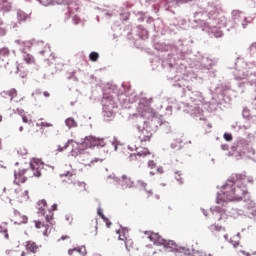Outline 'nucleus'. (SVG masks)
<instances>
[{"label": "nucleus", "instance_id": "f704fd0d", "mask_svg": "<svg viewBox=\"0 0 256 256\" xmlns=\"http://www.w3.org/2000/svg\"><path fill=\"white\" fill-rule=\"evenodd\" d=\"M97 213H98L99 217H101V219H105L106 218L105 214H103V209L98 208L97 209Z\"/></svg>", "mask_w": 256, "mask_h": 256}, {"label": "nucleus", "instance_id": "7ed1b4c3", "mask_svg": "<svg viewBox=\"0 0 256 256\" xmlns=\"http://www.w3.org/2000/svg\"><path fill=\"white\" fill-rule=\"evenodd\" d=\"M45 167V163L40 159H32L30 161V167L26 169H18L14 171V183L15 185H20L21 183H25L27 179H31L33 177H41V172Z\"/></svg>", "mask_w": 256, "mask_h": 256}, {"label": "nucleus", "instance_id": "a878e982", "mask_svg": "<svg viewBox=\"0 0 256 256\" xmlns=\"http://www.w3.org/2000/svg\"><path fill=\"white\" fill-rule=\"evenodd\" d=\"M20 115L22 117L23 123H32L33 121L31 120V117L25 115V112L23 110H20Z\"/></svg>", "mask_w": 256, "mask_h": 256}, {"label": "nucleus", "instance_id": "4be33fe9", "mask_svg": "<svg viewBox=\"0 0 256 256\" xmlns=\"http://www.w3.org/2000/svg\"><path fill=\"white\" fill-rule=\"evenodd\" d=\"M17 17L18 21H27V19H31V16L23 11H18Z\"/></svg>", "mask_w": 256, "mask_h": 256}, {"label": "nucleus", "instance_id": "c03bdc74", "mask_svg": "<svg viewBox=\"0 0 256 256\" xmlns=\"http://www.w3.org/2000/svg\"><path fill=\"white\" fill-rule=\"evenodd\" d=\"M222 35H223V33L218 32V33L215 34V37H222Z\"/></svg>", "mask_w": 256, "mask_h": 256}, {"label": "nucleus", "instance_id": "2f4dec72", "mask_svg": "<svg viewBox=\"0 0 256 256\" xmlns=\"http://www.w3.org/2000/svg\"><path fill=\"white\" fill-rule=\"evenodd\" d=\"M5 35H7V29L0 26V37H5Z\"/></svg>", "mask_w": 256, "mask_h": 256}, {"label": "nucleus", "instance_id": "a211bd4d", "mask_svg": "<svg viewBox=\"0 0 256 256\" xmlns=\"http://www.w3.org/2000/svg\"><path fill=\"white\" fill-rule=\"evenodd\" d=\"M122 187L131 189V188L135 187V182H133V180H131V178L124 175V176H122Z\"/></svg>", "mask_w": 256, "mask_h": 256}, {"label": "nucleus", "instance_id": "603ef678", "mask_svg": "<svg viewBox=\"0 0 256 256\" xmlns=\"http://www.w3.org/2000/svg\"><path fill=\"white\" fill-rule=\"evenodd\" d=\"M69 219H71V221H73V218H69V217H66V220L69 221Z\"/></svg>", "mask_w": 256, "mask_h": 256}, {"label": "nucleus", "instance_id": "a19ab883", "mask_svg": "<svg viewBox=\"0 0 256 256\" xmlns=\"http://www.w3.org/2000/svg\"><path fill=\"white\" fill-rule=\"evenodd\" d=\"M5 11H11V4H7L6 8H4Z\"/></svg>", "mask_w": 256, "mask_h": 256}, {"label": "nucleus", "instance_id": "2eb2a0df", "mask_svg": "<svg viewBox=\"0 0 256 256\" xmlns=\"http://www.w3.org/2000/svg\"><path fill=\"white\" fill-rule=\"evenodd\" d=\"M39 244L35 243L33 240L27 241L25 245L26 251L29 253H39Z\"/></svg>", "mask_w": 256, "mask_h": 256}, {"label": "nucleus", "instance_id": "c756f323", "mask_svg": "<svg viewBox=\"0 0 256 256\" xmlns=\"http://www.w3.org/2000/svg\"><path fill=\"white\" fill-rule=\"evenodd\" d=\"M119 233L120 241H127V235L125 234V230H120Z\"/></svg>", "mask_w": 256, "mask_h": 256}, {"label": "nucleus", "instance_id": "09e8293b", "mask_svg": "<svg viewBox=\"0 0 256 256\" xmlns=\"http://www.w3.org/2000/svg\"><path fill=\"white\" fill-rule=\"evenodd\" d=\"M3 25H4L3 20H0V27H3Z\"/></svg>", "mask_w": 256, "mask_h": 256}, {"label": "nucleus", "instance_id": "393cba45", "mask_svg": "<svg viewBox=\"0 0 256 256\" xmlns=\"http://www.w3.org/2000/svg\"><path fill=\"white\" fill-rule=\"evenodd\" d=\"M23 49L22 51H26L27 49H31L33 47V40H25L22 42Z\"/></svg>", "mask_w": 256, "mask_h": 256}, {"label": "nucleus", "instance_id": "ddd939ff", "mask_svg": "<svg viewBox=\"0 0 256 256\" xmlns=\"http://www.w3.org/2000/svg\"><path fill=\"white\" fill-rule=\"evenodd\" d=\"M12 221L15 223V225H23V223H27L28 218L27 216L22 215L20 212L14 211Z\"/></svg>", "mask_w": 256, "mask_h": 256}, {"label": "nucleus", "instance_id": "39448f33", "mask_svg": "<svg viewBox=\"0 0 256 256\" xmlns=\"http://www.w3.org/2000/svg\"><path fill=\"white\" fill-rule=\"evenodd\" d=\"M147 157H151V151H149V148H142L137 153L130 154L129 162L138 164L143 162V159H147Z\"/></svg>", "mask_w": 256, "mask_h": 256}, {"label": "nucleus", "instance_id": "9d476101", "mask_svg": "<svg viewBox=\"0 0 256 256\" xmlns=\"http://www.w3.org/2000/svg\"><path fill=\"white\" fill-rule=\"evenodd\" d=\"M79 159L82 165H85V167H91L93 163H97V161H99L97 159H93L91 157V154H89L88 152H80Z\"/></svg>", "mask_w": 256, "mask_h": 256}, {"label": "nucleus", "instance_id": "9b49d317", "mask_svg": "<svg viewBox=\"0 0 256 256\" xmlns=\"http://www.w3.org/2000/svg\"><path fill=\"white\" fill-rule=\"evenodd\" d=\"M145 235H148V239L152 241L154 245H162L164 238L159 235V233L155 232H145Z\"/></svg>", "mask_w": 256, "mask_h": 256}, {"label": "nucleus", "instance_id": "de8ad7c7", "mask_svg": "<svg viewBox=\"0 0 256 256\" xmlns=\"http://www.w3.org/2000/svg\"><path fill=\"white\" fill-rule=\"evenodd\" d=\"M6 255L13 256V252H11V251H6Z\"/></svg>", "mask_w": 256, "mask_h": 256}, {"label": "nucleus", "instance_id": "c9c22d12", "mask_svg": "<svg viewBox=\"0 0 256 256\" xmlns=\"http://www.w3.org/2000/svg\"><path fill=\"white\" fill-rule=\"evenodd\" d=\"M148 167H150V169H154V167H156L155 162H154L153 160H150V161L148 162Z\"/></svg>", "mask_w": 256, "mask_h": 256}, {"label": "nucleus", "instance_id": "f8f14e48", "mask_svg": "<svg viewBox=\"0 0 256 256\" xmlns=\"http://www.w3.org/2000/svg\"><path fill=\"white\" fill-rule=\"evenodd\" d=\"M233 17H234L235 21H241L244 29L247 28V17L245 16V14L243 12H241L239 10H234Z\"/></svg>", "mask_w": 256, "mask_h": 256}, {"label": "nucleus", "instance_id": "72a5a7b5", "mask_svg": "<svg viewBox=\"0 0 256 256\" xmlns=\"http://www.w3.org/2000/svg\"><path fill=\"white\" fill-rule=\"evenodd\" d=\"M40 127H53V124L52 123H49V122H41L39 124Z\"/></svg>", "mask_w": 256, "mask_h": 256}, {"label": "nucleus", "instance_id": "79ce46f5", "mask_svg": "<svg viewBox=\"0 0 256 256\" xmlns=\"http://www.w3.org/2000/svg\"><path fill=\"white\" fill-rule=\"evenodd\" d=\"M43 95H44V97H51V94L49 92H47V91H44Z\"/></svg>", "mask_w": 256, "mask_h": 256}, {"label": "nucleus", "instance_id": "a18cd8bd", "mask_svg": "<svg viewBox=\"0 0 256 256\" xmlns=\"http://www.w3.org/2000/svg\"><path fill=\"white\" fill-rule=\"evenodd\" d=\"M241 253L243 254V255H246V256H251V254L249 253V252H245V251H241Z\"/></svg>", "mask_w": 256, "mask_h": 256}, {"label": "nucleus", "instance_id": "7c9ffc66", "mask_svg": "<svg viewBox=\"0 0 256 256\" xmlns=\"http://www.w3.org/2000/svg\"><path fill=\"white\" fill-rule=\"evenodd\" d=\"M73 142V140H69L66 144H64V146L61 148V146L58 147V151H65V149H67V147H69V144Z\"/></svg>", "mask_w": 256, "mask_h": 256}, {"label": "nucleus", "instance_id": "37998d69", "mask_svg": "<svg viewBox=\"0 0 256 256\" xmlns=\"http://www.w3.org/2000/svg\"><path fill=\"white\" fill-rule=\"evenodd\" d=\"M52 211H57V204L52 205Z\"/></svg>", "mask_w": 256, "mask_h": 256}, {"label": "nucleus", "instance_id": "1a4fd4ad", "mask_svg": "<svg viewBox=\"0 0 256 256\" xmlns=\"http://www.w3.org/2000/svg\"><path fill=\"white\" fill-rule=\"evenodd\" d=\"M99 145L103 147V140L95 138L93 136H88L84 139V142L79 145V147L80 149L81 147H87L91 149L92 147H99Z\"/></svg>", "mask_w": 256, "mask_h": 256}, {"label": "nucleus", "instance_id": "dca6fc26", "mask_svg": "<svg viewBox=\"0 0 256 256\" xmlns=\"http://www.w3.org/2000/svg\"><path fill=\"white\" fill-rule=\"evenodd\" d=\"M22 59L26 65H35V57L32 54L27 53V51H22Z\"/></svg>", "mask_w": 256, "mask_h": 256}, {"label": "nucleus", "instance_id": "e433bc0d", "mask_svg": "<svg viewBox=\"0 0 256 256\" xmlns=\"http://www.w3.org/2000/svg\"><path fill=\"white\" fill-rule=\"evenodd\" d=\"M104 223H106V227H111L112 223L109 221V218H103Z\"/></svg>", "mask_w": 256, "mask_h": 256}, {"label": "nucleus", "instance_id": "864d4df0", "mask_svg": "<svg viewBox=\"0 0 256 256\" xmlns=\"http://www.w3.org/2000/svg\"><path fill=\"white\" fill-rule=\"evenodd\" d=\"M36 95H41V92H36Z\"/></svg>", "mask_w": 256, "mask_h": 256}, {"label": "nucleus", "instance_id": "5fc2aeb1", "mask_svg": "<svg viewBox=\"0 0 256 256\" xmlns=\"http://www.w3.org/2000/svg\"><path fill=\"white\" fill-rule=\"evenodd\" d=\"M253 104L256 106V99L254 100Z\"/></svg>", "mask_w": 256, "mask_h": 256}, {"label": "nucleus", "instance_id": "cd10ccee", "mask_svg": "<svg viewBox=\"0 0 256 256\" xmlns=\"http://www.w3.org/2000/svg\"><path fill=\"white\" fill-rule=\"evenodd\" d=\"M89 59H90V61H93V62L98 61L99 60V53L91 52L89 54Z\"/></svg>", "mask_w": 256, "mask_h": 256}, {"label": "nucleus", "instance_id": "6ab92c4d", "mask_svg": "<svg viewBox=\"0 0 256 256\" xmlns=\"http://www.w3.org/2000/svg\"><path fill=\"white\" fill-rule=\"evenodd\" d=\"M209 229H210L211 233H214V235H217V233L225 232V227L216 225V224H212L209 227Z\"/></svg>", "mask_w": 256, "mask_h": 256}, {"label": "nucleus", "instance_id": "b1692460", "mask_svg": "<svg viewBox=\"0 0 256 256\" xmlns=\"http://www.w3.org/2000/svg\"><path fill=\"white\" fill-rule=\"evenodd\" d=\"M0 234L3 235L4 239L9 240V230L7 226H0Z\"/></svg>", "mask_w": 256, "mask_h": 256}, {"label": "nucleus", "instance_id": "8fccbe9b", "mask_svg": "<svg viewBox=\"0 0 256 256\" xmlns=\"http://www.w3.org/2000/svg\"><path fill=\"white\" fill-rule=\"evenodd\" d=\"M19 131H20V132H23V126H20V127H19Z\"/></svg>", "mask_w": 256, "mask_h": 256}, {"label": "nucleus", "instance_id": "4468645a", "mask_svg": "<svg viewBox=\"0 0 256 256\" xmlns=\"http://www.w3.org/2000/svg\"><path fill=\"white\" fill-rule=\"evenodd\" d=\"M156 115L157 112H155V110L149 106H146L142 111V117H144V119H147L148 121L156 117Z\"/></svg>", "mask_w": 256, "mask_h": 256}, {"label": "nucleus", "instance_id": "473e14b6", "mask_svg": "<svg viewBox=\"0 0 256 256\" xmlns=\"http://www.w3.org/2000/svg\"><path fill=\"white\" fill-rule=\"evenodd\" d=\"M224 139L226 141H233V135L229 134V133H225L224 134Z\"/></svg>", "mask_w": 256, "mask_h": 256}, {"label": "nucleus", "instance_id": "bb28decb", "mask_svg": "<svg viewBox=\"0 0 256 256\" xmlns=\"http://www.w3.org/2000/svg\"><path fill=\"white\" fill-rule=\"evenodd\" d=\"M11 54V51H9V48L4 47L0 49V57H9Z\"/></svg>", "mask_w": 256, "mask_h": 256}, {"label": "nucleus", "instance_id": "ea45409f", "mask_svg": "<svg viewBox=\"0 0 256 256\" xmlns=\"http://www.w3.org/2000/svg\"><path fill=\"white\" fill-rule=\"evenodd\" d=\"M215 217L218 219V221H221V219H223V215H221L220 213H216Z\"/></svg>", "mask_w": 256, "mask_h": 256}, {"label": "nucleus", "instance_id": "58836bf2", "mask_svg": "<svg viewBox=\"0 0 256 256\" xmlns=\"http://www.w3.org/2000/svg\"><path fill=\"white\" fill-rule=\"evenodd\" d=\"M68 239H71V237L69 235H64L62 236L59 241H65V240H68Z\"/></svg>", "mask_w": 256, "mask_h": 256}, {"label": "nucleus", "instance_id": "c85d7f7f", "mask_svg": "<svg viewBox=\"0 0 256 256\" xmlns=\"http://www.w3.org/2000/svg\"><path fill=\"white\" fill-rule=\"evenodd\" d=\"M39 3H41V5L44 7H49V5L53 4V0H39Z\"/></svg>", "mask_w": 256, "mask_h": 256}, {"label": "nucleus", "instance_id": "6e6552de", "mask_svg": "<svg viewBox=\"0 0 256 256\" xmlns=\"http://www.w3.org/2000/svg\"><path fill=\"white\" fill-rule=\"evenodd\" d=\"M135 189L142 192L143 199H149V197H153V190L147 189V183L143 180H137L136 184H134Z\"/></svg>", "mask_w": 256, "mask_h": 256}, {"label": "nucleus", "instance_id": "f257e3e1", "mask_svg": "<svg viewBox=\"0 0 256 256\" xmlns=\"http://www.w3.org/2000/svg\"><path fill=\"white\" fill-rule=\"evenodd\" d=\"M249 177L245 174H234L223 186L222 193L226 201H241L247 195Z\"/></svg>", "mask_w": 256, "mask_h": 256}, {"label": "nucleus", "instance_id": "6e6d98bb", "mask_svg": "<svg viewBox=\"0 0 256 256\" xmlns=\"http://www.w3.org/2000/svg\"><path fill=\"white\" fill-rule=\"evenodd\" d=\"M150 175H155V173L154 172H150Z\"/></svg>", "mask_w": 256, "mask_h": 256}, {"label": "nucleus", "instance_id": "f3484780", "mask_svg": "<svg viewBox=\"0 0 256 256\" xmlns=\"http://www.w3.org/2000/svg\"><path fill=\"white\" fill-rule=\"evenodd\" d=\"M3 97H9L10 101H13V99H17V89L11 88L10 90H6L2 92Z\"/></svg>", "mask_w": 256, "mask_h": 256}, {"label": "nucleus", "instance_id": "5701e85b", "mask_svg": "<svg viewBox=\"0 0 256 256\" xmlns=\"http://www.w3.org/2000/svg\"><path fill=\"white\" fill-rule=\"evenodd\" d=\"M80 253V255H85V247L82 248H73L68 250L69 255H73V253Z\"/></svg>", "mask_w": 256, "mask_h": 256}, {"label": "nucleus", "instance_id": "49530a36", "mask_svg": "<svg viewBox=\"0 0 256 256\" xmlns=\"http://www.w3.org/2000/svg\"><path fill=\"white\" fill-rule=\"evenodd\" d=\"M158 173L162 174L163 173V168H157Z\"/></svg>", "mask_w": 256, "mask_h": 256}, {"label": "nucleus", "instance_id": "f03ea898", "mask_svg": "<svg viewBox=\"0 0 256 256\" xmlns=\"http://www.w3.org/2000/svg\"><path fill=\"white\" fill-rule=\"evenodd\" d=\"M38 213L41 215V218L35 220L36 229H42L41 232L45 237H49L51 232L54 231L53 225H55L53 211L47 209V201L40 200L38 201Z\"/></svg>", "mask_w": 256, "mask_h": 256}, {"label": "nucleus", "instance_id": "aec40b11", "mask_svg": "<svg viewBox=\"0 0 256 256\" xmlns=\"http://www.w3.org/2000/svg\"><path fill=\"white\" fill-rule=\"evenodd\" d=\"M230 243L233 245V247H239V245L241 243V234L238 233L236 235H233L230 238Z\"/></svg>", "mask_w": 256, "mask_h": 256}, {"label": "nucleus", "instance_id": "412c9836", "mask_svg": "<svg viewBox=\"0 0 256 256\" xmlns=\"http://www.w3.org/2000/svg\"><path fill=\"white\" fill-rule=\"evenodd\" d=\"M65 125L68 127V129H73L77 127V121H75L74 118L70 117L65 120Z\"/></svg>", "mask_w": 256, "mask_h": 256}, {"label": "nucleus", "instance_id": "4c0bfd02", "mask_svg": "<svg viewBox=\"0 0 256 256\" xmlns=\"http://www.w3.org/2000/svg\"><path fill=\"white\" fill-rule=\"evenodd\" d=\"M175 179L178 181V183H183V178H181V175L176 174Z\"/></svg>", "mask_w": 256, "mask_h": 256}, {"label": "nucleus", "instance_id": "3c124183", "mask_svg": "<svg viewBox=\"0 0 256 256\" xmlns=\"http://www.w3.org/2000/svg\"><path fill=\"white\" fill-rule=\"evenodd\" d=\"M21 256H27V253L26 252H22Z\"/></svg>", "mask_w": 256, "mask_h": 256}, {"label": "nucleus", "instance_id": "20e7f679", "mask_svg": "<svg viewBox=\"0 0 256 256\" xmlns=\"http://www.w3.org/2000/svg\"><path fill=\"white\" fill-rule=\"evenodd\" d=\"M138 139L142 145L149 143L153 137V129L149 126V123L144 122L143 127L138 126Z\"/></svg>", "mask_w": 256, "mask_h": 256}, {"label": "nucleus", "instance_id": "4d7b16f0", "mask_svg": "<svg viewBox=\"0 0 256 256\" xmlns=\"http://www.w3.org/2000/svg\"><path fill=\"white\" fill-rule=\"evenodd\" d=\"M217 203H220L219 200H217Z\"/></svg>", "mask_w": 256, "mask_h": 256}, {"label": "nucleus", "instance_id": "423d86ee", "mask_svg": "<svg viewBox=\"0 0 256 256\" xmlns=\"http://www.w3.org/2000/svg\"><path fill=\"white\" fill-rule=\"evenodd\" d=\"M165 249L171 251L172 253H187V248L177 245L175 241L172 240H163L162 244Z\"/></svg>", "mask_w": 256, "mask_h": 256}, {"label": "nucleus", "instance_id": "0eeeda50", "mask_svg": "<svg viewBox=\"0 0 256 256\" xmlns=\"http://www.w3.org/2000/svg\"><path fill=\"white\" fill-rule=\"evenodd\" d=\"M13 197L18 203H25L29 201V191L21 186H17L14 190Z\"/></svg>", "mask_w": 256, "mask_h": 256}]
</instances>
